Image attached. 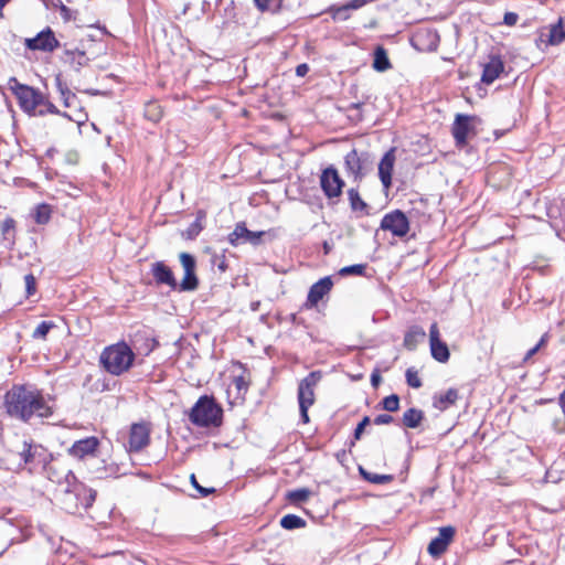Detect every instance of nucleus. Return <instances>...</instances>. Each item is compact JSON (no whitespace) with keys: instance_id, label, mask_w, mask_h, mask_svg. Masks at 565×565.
Returning a JSON list of instances; mask_svg holds the SVG:
<instances>
[{"instance_id":"a878e982","label":"nucleus","mask_w":565,"mask_h":565,"mask_svg":"<svg viewBox=\"0 0 565 565\" xmlns=\"http://www.w3.org/2000/svg\"><path fill=\"white\" fill-rule=\"evenodd\" d=\"M62 61L75 71H78L81 67L88 63L89 58L82 50L65 49L63 52Z\"/></svg>"},{"instance_id":"6e6d98bb","label":"nucleus","mask_w":565,"mask_h":565,"mask_svg":"<svg viewBox=\"0 0 565 565\" xmlns=\"http://www.w3.org/2000/svg\"><path fill=\"white\" fill-rule=\"evenodd\" d=\"M548 339H550L548 333H544V334L541 337L540 341H539V342H537V344L535 345V347H539V351L547 344Z\"/></svg>"},{"instance_id":"6ab92c4d","label":"nucleus","mask_w":565,"mask_h":565,"mask_svg":"<svg viewBox=\"0 0 565 565\" xmlns=\"http://www.w3.org/2000/svg\"><path fill=\"white\" fill-rule=\"evenodd\" d=\"M151 275L157 285H166L172 290L178 288V282L172 269L163 262H156L151 265Z\"/></svg>"},{"instance_id":"052dcab7","label":"nucleus","mask_w":565,"mask_h":565,"mask_svg":"<svg viewBox=\"0 0 565 565\" xmlns=\"http://www.w3.org/2000/svg\"><path fill=\"white\" fill-rule=\"evenodd\" d=\"M11 0H0V15L2 17V11L4 7L10 2Z\"/></svg>"},{"instance_id":"f8f14e48","label":"nucleus","mask_w":565,"mask_h":565,"mask_svg":"<svg viewBox=\"0 0 565 565\" xmlns=\"http://www.w3.org/2000/svg\"><path fill=\"white\" fill-rule=\"evenodd\" d=\"M179 259L184 269V277L177 289L180 291H193L199 286V279L195 274V259L192 255L184 252L179 255Z\"/></svg>"},{"instance_id":"9d476101","label":"nucleus","mask_w":565,"mask_h":565,"mask_svg":"<svg viewBox=\"0 0 565 565\" xmlns=\"http://www.w3.org/2000/svg\"><path fill=\"white\" fill-rule=\"evenodd\" d=\"M478 117L475 115L457 114L451 127V135L455 139L456 147L463 148L468 145L469 135H475V122Z\"/></svg>"},{"instance_id":"a18cd8bd","label":"nucleus","mask_w":565,"mask_h":565,"mask_svg":"<svg viewBox=\"0 0 565 565\" xmlns=\"http://www.w3.org/2000/svg\"><path fill=\"white\" fill-rule=\"evenodd\" d=\"M190 481H191V484L193 486V488L199 492L200 497H202V498H205V497L210 495L211 493L215 492L214 488H204V487H202L198 482L196 477H195L194 473H192L190 476Z\"/></svg>"},{"instance_id":"13d9d810","label":"nucleus","mask_w":565,"mask_h":565,"mask_svg":"<svg viewBox=\"0 0 565 565\" xmlns=\"http://www.w3.org/2000/svg\"><path fill=\"white\" fill-rule=\"evenodd\" d=\"M382 377L380 375V373L377 371L373 372L372 375H371V383L374 387H376L379 385V383L381 382Z\"/></svg>"},{"instance_id":"a211bd4d","label":"nucleus","mask_w":565,"mask_h":565,"mask_svg":"<svg viewBox=\"0 0 565 565\" xmlns=\"http://www.w3.org/2000/svg\"><path fill=\"white\" fill-rule=\"evenodd\" d=\"M130 342L139 354L146 356L149 355L158 347V341L146 328L137 330L130 337Z\"/></svg>"},{"instance_id":"79ce46f5","label":"nucleus","mask_w":565,"mask_h":565,"mask_svg":"<svg viewBox=\"0 0 565 565\" xmlns=\"http://www.w3.org/2000/svg\"><path fill=\"white\" fill-rule=\"evenodd\" d=\"M365 4V0H352L350 3H347L342 7H331L330 12L332 13V17L335 19L340 15L342 11L350 10V9H358Z\"/></svg>"},{"instance_id":"9b49d317","label":"nucleus","mask_w":565,"mask_h":565,"mask_svg":"<svg viewBox=\"0 0 565 565\" xmlns=\"http://www.w3.org/2000/svg\"><path fill=\"white\" fill-rule=\"evenodd\" d=\"M24 44L31 51L45 53H51L60 46V42L50 26L38 33L34 38L25 39Z\"/></svg>"},{"instance_id":"7ed1b4c3","label":"nucleus","mask_w":565,"mask_h":565,"mask_svg":"<svg viewBox=\"0 0 565 565\" xmlns=\"http://www.w3.org/2000/svg\"><path fill=\"white\" fill-rule=\"evenodd\" d=\"M223 417V408L213 395L200 396L188 413L190 423L199 428H218Z\"/></svg>"},{"instance_id":"ea45409f","label":"nucleus","mask_w":565,"mask_h":565,"mask_svg":"<svg viewBox=\"0 0 565 565\" xmlns=\"http://www.w3.org/2000/svg\"><path fill=\"white\" fill-rule=\"evenodd\" d=\"M365 270H366V264H355V265L342 267L339 270V275L343 276V277L349 276V275L363 276L365 274Z\"/></svg>"},{"instance_id":"ddd939ff","label":"nucleus","mask_w":565,"mask_h":565,"mask_svg":"<svg viewBox=\"0 0 565 565\" xmlns=\"http://www.w3.org/2000/svg\"><path fill=\"white\" fill-rule=\"evenodd\" d=\"M71 488H67L66 493L74 494L76 502L74 509L77 511L78 509L87 510L89 509L97 497L96 490L88 488L82 482L74 480L73 483L70 484Z\"/></svg>"},{"instance_id":"de8ad7c7","label":"nucleus","mask_w":565,"mask_h":565,"mask_svg":"<svg viewBox=\"0 0 565 565\" xmlns=\"http://www.w3.org/2000/svg\"><path fill=\"white\" fill-rule=\"evenodd\" d=\"M202 225H201V222L200 221H195L193 222L186 230L185 232V237L189 238V239H193L194 237H196L200 232L202 231Z\"/></svg>"},{"instance_id":"c03bdc74","label":"nucleus","mask_w":565,"mask_h":565,"mask_svg":"<svg viewBox=\"0 0 565 565\" xmlns=\"http://www.w3.org/2000/svg\"><path fill=\"white\" fill-rule=\"evenodd\" d=\"M17 222L8 216L1 222V233L4 237L14 236Z\"/></svg>"},{"instance_id":"a19ab883","label":"nucleus","mask_w":565,"mask_h":565,"mask_svg":"<svg viewBox=\"0 0 565 565\" xmlns=\"http://www.w3.org/2000/svg\"><path fill=\"white\" fill-rule=\"evenodd\" d=\"M310 497V490L307 488L296 489L290 492H288L287 498L291 502L298 503V502H305Z\"/></svg>"},{"instance_id":"603ef678","label":"nucleus","mask_w":565,"mask_h":565,"mask_svg":"<svg viewBox=\"0 0 565 565\" xmlns=\"http://www.w3.org/2000/svg\"><path fill=\"white\" fill-rule=\"evenodd\" d=\"M362 106H363V104H362V103H353V104H351V105L348 107V109H349V110H354V111H356V114H355V115H353L352 117H353L355 120H358V121L362 120V118H363V116H362V114H361V107H362Z\"/></svg>"},{"instance_id":"6e6552de","label":"nucleus","mask_w":565,"mask_h":565,"mask_svg":"<svg viewBox=\"0 0 565 565\" xmlns=\"http://www.w3.org/2000/svg\"><path fill=\"white\" fill-rule=\"evenodd\" d=\"M151 431L152 425L150 422L132 423L128 430L126 450L129 454H137L147 448L151 441Z\"/></svg>"},{"instance_id":"5fc2aeb1","label":"nucleus","mask_w":565,"mask_h":565,"mask_svg":"<svg viewBox=\"0 0 565 565\" xmlns=\"http://www.w3.org/2000/svg\"><path fill=\"white\" fill-rule=\"evenodd\" d=\"M308 72H309V66L306 63L299 64L296 67V75L297 76L303 77V76H306L308 74Z\"/></svg>"},{"instance_id":"0eeeda50","label":"nucleus","mask_w":565,"mask_h":565,"mask_svg":"<svg viewBox=\"0 0 565 565\" xmlns=\"http://www.w3.org/2000/svg\"><path fill=\"white\" fill-rule=\"evenodd\" d=\"M18 456L23 466L29 471H33L45 466L50 454L42 445L35 444L32 439H25L21 449L18 450Z\"/></svg>"},{"instance_id":"58836bf2","label":"nucleus","mask_w":565,"mask_h":565,"mask_svg":"<svg viewBox=\"0 0 565 565\" xmlns=\"http://www.w3.org/2000/svg\"><path fill=\"white\" fill-rule=\"evenodd\" d=\"M380 405L384 411L397 412L399 409V396L397 394H391L384 397Z\"/></svg>"},{"instance_id":"bf43d9fd","label":"nucleus","mask_w":565,"mask_h":565,"mask_svg":"<svg viewBox=\"0 0 565 565\" xmlns=\"http://www.w3.org/2000/svg\"><path fill=\"white\" fill-rule=\"evenodd\" d=\"M558 399H559V405H561L563 415H565V390L562 392Z\"/></svg>"},{"instance_id":"4d7b16f0","label":"nucleus","mask_w":565,"mask_h":565,"mask_svg":"<svg viewBox=\"0 0 565 565\" xmlns=\"http://www.w3.org/2000/svg\"><path fill=\"white\" fill-rule=\"evenodd\" d=\"M539 352V347H533L532 349H530L526 354L524 355L523 358V362L526 363L529 360L532 359V356Z\"/></svg>"},{"instance_id":"4468645a","label":"nucleus","mask_w":565,"mask_h":565,"mask_svg":"<svg viewBox=\"0 0 565 565\" xmlns=\"http://www.w3.org/2000/svg\"><path fill=\"white\" fill-rule=\"evenodd\" d=\"M456 529L451 525L439 529L438 535L428 544L427 552L434 558L440 557L454 541Z\"/></svg>"},{"instance_id":"4be33fe9","label":"nucleus","mask_w":565,"mask_h":565,"mask_svg":"<svg viewBox=\"0 0 565 565\" xmlns=\"http://www.w3.org/2000/svg\"><path fill=\"white\" fill-rule=\"evenodd\" d=\"M42 467L45 469L46 476L52 482L61 484L63 480H65L68 484H71L68 479L72 478L75 480V475L58 461H46L45 466Z\"/></svg>"},{"instance_id":"8fccbe9b","label":"nucleus","mask_w":565,"mask_h":565,"mask_svg":"<svg viewBox=\"0 0 565 565\" xmlns=\"http://www.w3.org/2000/svg\"><path fill=\"white\" fill-rule=\"evenodd\" d=\"M394 418L392 415L390 414H380L377 415L375 418H374V424L375 425H388L391 423H393Z\"/></svg>"},{"instance_id":"f704fd0d","label":"nucleus","mask_w":565,"mask_h":565,"mask_svg":"<svg viewBox=\"0 0 565 565\" xmlns=\"http://www.w3.org/2000/svg\"><path fill=\"white\" fill-rule=\"evenodd\" d=\"M360 473L364 480H366L373 484H385V483H390L394 480V477L392 475L373 473V472H369V471L364 470L363 468H360Z\"/></svg>"},{"instance_id":"473e14b6","label":"nucleus","mask_w":565,"mask_h":565,"mask_svg":"<svg viewBox=\"0 0 565 565\" xmlns=\"http://www.w3.org/2000/svg\"><path fill=\"white\" fill-rule=\"evenodd\" d=\"M52 213H53V210L50 204H47V203L38 204L34 207L33 220L39 225H45L50 222V220L52 217Z\"/></svg>"},{"instance_id":"aec40b11","label":"nucleus","mask_w":565,"mask_h":565,"mask_svg":"<svg viewBox=\"0 0 565 565\" xmlns=\"http://www.w3.org/2000/svg\"><path fill=\"white\" fill-rule=\"evenodd\" d=\"M396 161L395 148H391L379 163V177L385 190L392 186V175Z\"/></svg>"},{"instance_id":"2eb2a0df","label":"nucleus","mask_w":565,"mask_h":565,"mask_svg":"<svg viewBox=\"0 0 565 565\" xmlns=\"http://www.w3.org/2000/svg\"><path fill=\"white\" fill-rule=\"evenodd\" d=\"M429 347L430 354L439 363H446L449 361L450 352L446 342L440 338V331L438 323H431L429 328Z\"/></svg>"},{"instance_id":"c9c22d12","label":"nucleus","mask_w":565,"mask_h":565,"mask_svg":"<svg viewBox=\"0 0 565 565\" xmlns=\"http://www.w3.org/2000/svg\"><path fill=\"white\" fill-rule=\"evenodd\" d=\"M255 7L260 12H278L281 7L284 0H253Z\"/></svg>"},{"instance_id":"864d4df0","label":"nucleus","mask_w":565,"mask_h":565,"mask_svg":"<svg viewBox=\"0 0 565 565\" xmlns=\"http://www.w3.org/2000/svg\"><path fill=\"white\" fill-rule=\"evenodd\" d=\"M554 430L556 433H565V415L562 418H557L553 423Z\"/></svg>"},{"instance_id":"f03ea898","label":"nucleus","mask_w":565,"mask_h":565,"mask_svg":"<svg viewBox=\"0 0 565 565\" xmlns=\"http://www.w3.org/2000/svg\"><path fill=\"white\" fill-rule=\"evenodd\" d=\"M8 86L24 114L33 117L63 115L72 119V116L66 111L61 113L57 106L51 100L49 94H45L41 89L22 84L17 77H10Z\"/></svg>"},{"instance_id":"3c124183","label":"nucleus","mask_w":565,"mask_h":565,"mask_svg":"<svg viewBox=\"0 0 565 565\" xmlns=\"http://www.w3.org/2000/svg\"><path fill=\"white\" fill-rule=\"evenodd\" d=\"M519 15L514 12H507L503 17V23L508 26H514L518 23Z\"/></svg>"},{"instance_id":"680f3d73","label":"nucleus","mask_w":565,"mask_h":565,"mask_svg":"<svg viewBox=\"0 0 565 565\" xmlns=\"http://www.w3.org/2000/svg\"><path fill=\"white\" fill-rule=\"evenodd\" d=\"M218 268L224 271L226 269V264H225V260H223L220 265H218Z\"/></svg>"},{"instance_id":"72a5a7b5","label":"nucleus","mask_w":565,"mask_h":565,"mask_svg":"<svg viewBox=\"0 0 565 565\" xmlns=\"http://www.w3.org/2000/svg\"><path fill=\"white\" fill-rule=\"evenodd\" d=\"M58 89H60V94H61V98L63 100L64 107L67 109H72V108L76 109L77 104H78V98L75 95V93L70 90L66 86L62 85L61 83H58Z\"/></svg>"},{"instance_id":"f3484780","label":"nucleus","mask_w":565,"mask_h":565,"mask_svg":"<svg viewBox=\"0 0 565 565\" xmlns=\"http://www.w3.org/2000/svg\"><path fill=\"white\" fill-rule=\"evenodd\" d=\"M100 441L96 436H89L79 440H76L70 448L68 455L78 460H83L87 457H95Z\"/></svg>"},{"instance_id":"5701e85b","label":"nucleus","mask_w":565,"mask_h":565,"mask_svg":"<svg viewBox=\"0 0 565 565\" xmlns=\"http://www.w3.org/2000/svg\"><path fill=\"white\" fill-rule=\"evenodd\" d=\"M234 365L241 370V373L237 375H234L233 380H232V383L234 384V386L236 388V397L241 398V399H245V395L252 384L250 372L246 367V365L239 361L234 362Z\"/></svg>"},{"instance_id":"412c9836","label":"nucleus","mask_w":565,"mask_h":565,"mask_svg":"<svg viewBox=\"0 0 565 565\" xmlns=\"http://www.w3.org/2000/svg\"><path fill=\"white\" fill-rule=\"evenodd\" d=\"M504 71V62L499 55H491L489 61L483 65L481 82L483 84L490 85L495 79L500 77V75Z\"/></svg>"},{"instance_id":"49530a36","label":"nucleus","mask_w":565,"mask_h":565,"mask_svg":"<svg viewBox=\"0 0 565 565\" xmlns=\"http://www.w3.org/2000/svg\"><path fill=\"white\" fill-rule=\"evenodd\" d=\"M25 282V295L26 297H31L36 292V279L33 274H28L24 277Z\"/></svg>"},{"instance_id":"423d86ee","label":"nucleus","mask_w":565,"mask_h":565,"mask_svg":"<svg viewBox=\"0 0 565 565\" xmlns=\"http://www.w3.org/2000/svg\"><path fill=\"white\" fill-rule=\"evenodd\" d=\"M319 182L329 203H338L345 185V182L339 174V171L333 166L327 167L321 171Z\"/></svg>"},{"instance_id":"c85d7f7f","label":"nucleus","mask_w":565,"mask_h":565,"mask_svg":"<svg viewBox=\"0 0 565 565\" xmlns=\"http://www.w3.org/2000/svg\"><path fill=\"white\" fill-rule=\"evenodd\" d=\"M372 67L380 73L392 68V63L390 61L387 50L383 45H377L374 49Z\"/></svg>"},{"instance_id":"dca6fc26","label":"nucleus","mask_w":565,"mask_h":565,"mask_svg":"<svg viewBox=\"0 0 565 565\" xmlns=\"http://www.w3.org/2000/svg\"><path fill=\"white\" fill-rule=\"evenodd\" d=\"M332 287H333V281H332L331 277L326 276V277L319 279L317 282H315L310 287L308 295H307V299L303 303V308L308 309V310L316 308L318 306L319 301H321L324 296L330 294V291L332 290Z\"/></svg>"},{"instance_id":"b1692460","label":"nucleus","mask_w":565,"mask_h":565,"mask_svg":"<svg viewBox=\"0 0 565 565\" xmlns=\"http://www.w3.org/2000/svg\"><path fill=\"white\" fill-rule=\"evenodd\" d=\"M263 232H252L249 231L244 222L237 223L235 225L234 231L228 235V242L233 246H237L241 241H248L252 243H257L263 236Z\"/></svg>"},{"instance_id":"7c9ffc66","label":"nucleus","mask_w":565,"mask_h":565,"mask_svg":"<svg viewBox=\"0 0 565 565\" xmlns=\"http://www.w3.org/2000/svg\"><path fill=\"white\" fill-rule=\"evenodd\" d=\"M164 115V109L158 100H149L145 104L143 116L147 120L158 124Z\"/></svg>"},{"instance_id":"39448f33","label":"nucleus","mask_w":565,"mask_h":565,"mask_svg":"<svg viewBox=\"0 0 565 565\" xmlns=\"http://www.w3.org/2000/svg\"><path fill=\"white\" fill-rule=\"evenodd\" d=\"M323 373L320 370L310 372L298 384L297 398L300 417L303 424L309 423V408L316 403V387L322 380Z\"/></svg>"},{"instance_id":"393cba45","label":"nucleus","mask_w":565,"mask_h":565,"mask_svg":"<svg viewBox=\"0 0 565 565\" xmlns=\"http://www.w3.org/2000/svg\"><path fill=\"white\" fill-rule=\"evenodd\" d=\"M344 167L347 173L354 180L360 181L364 177L363 160L356 149H352L344 157Z\"/></svg>"},{"instance_id":"20e7f679","label":"nucleus","mask_w":565,"mask_h":565,"mask_svg":"<svg viewBox=\"0 0 565 565\" xmlns=\"http://www.w3.org/2000/svg\"><path fill=\"white\" fill-rule=\"evenodd\" d=\"M135 358L131 347L125 341H119L102 351L100 364L109 374L119 376L131 369Z\"/></svg>"},{"instance_id":"e433bc0d","label":"nucleus","mask_w":565,"mask_h":565,"mask_svg":"<svg viewBox=\"0 0 565 565\" xmlns=\"http://www.w3.org/2000/svg\"><path fill=\"white\" fill-rule=\"evenodd\" d=\"M281 527L286 530H295L306 526V521L296 514H286L280 519Z\"/></svg>"},{"instance_id":"4c0bfd02","label":"nucleus","mask_w":565,"mask_h":565,"mask_svg":"<svg viewBox=\"0 0 565 565\" xmlns=\"http://www.w3.org/2000/svg\"><path fill=\"white\" fill-rule=\"evenodd\" d=\"M56 328L53 321H42L32 332V339L34 340H46L49 332Z\"/></svg>"},{"instance_id":"bb28decb","label":"nucleus","mask_w":565,"mask_h":565,"mask_svg":"<svg viewBox=\"0 0 565 565\" xmlns=\"http://www.w3.org/2000/svg\"><path fill=\"white\" fill-rule=\"evenodd\" d=\"M459 398L458 390L448 388L445 393L436 394L433 397V406L434 408L445 412L449 407L454 406Z\"/></svg>"},{"instance_id":"e2e57ef3","label":"nucleus","mask_w":565,"mask_h":565,"mask_svg":"<svg viewBox=\"0 0 565 565\" xmlns=\"http://www.w3.org/2000/svg\"><path fill=\"white\" fill-rule=\"evenodd\" d=\"M422 35H423V33H422V32H418V33L416 34V39H419Z\"/></svg>"},{"instance_id":"c756f323","label":"nucleus","mask_w":565,"mask_h":565,"mask_svg":"<svg viewBox=\"0 0 565 565\" xmlns=\"http://www.w3.org/2000/svg\"><path fill=\"white\" fill-rule=\"evenodd\" d=\"M347 195H348L350 207L353 212H361L365 215L369 214V205L361 198L360 192L356 188H350L347 191Z\"/></svg>"},{"instance_id":"2f4dec72","label":"nucleus","mask_w":565,"mask_h":565,"mask_svg":"<svg viewBox=\"0 0 565 565\" xmlns=\"http://www.w3.org/2000/svg\"><path fill=\"white\" fill-rule=\"evenodd\" d=\"M424 420V412L415 407L408 408L403 414V425L407 428H417Z\"/></svg>"},{"instance_id":"37998d69","label":"nucleus","mask_w":565,"mask_h":565,"mask_svg":"<svg viewBox=\"0 0 565 565\" xmlns=\"http://www.w3.org/2000/svg\"><path fill=\"white\" fill-rule=\"evenodd\" d=\"M405 376H406V382L407 384L413 387V388H419L422 387L423 383H422V380L418 375V371L415 370L414 367H409L406 370V373H405Z\"/></svg>"},{"instance_id":"f257e3e1","label":"nucleus","mask_w":565,"mask_h":565,"mask_svg":"<svg viewBox=\"0 0 565 565\" xmlns=\"http://www.w3.org/2000/svg\"><path fill=\"white\" fill-rule=\"evenodd\" d=\"M6 414L22 423L44 419L53 415V406L42 390L31 384H13L3 396Z\"/></svg>"},{"instance_id":"1a4fd4ad","label":"nucleus","mask_w":565,"mask_h":565,"mask_svg":"<svg viewBox=\"0 0 565 565\" xmlns=\"http://www.w3.org/2000/svg\"><path fill=\"white\" fill-rule=\"evenodd\" d=\"M380 228L390 232L395 237L403 238L408 234L411 224L403 211L393 210L382 217Z\"/></svg>"},{"instance_id":"cd10ccee","label":"nucleus","mask_w":565,"mask_h":565,"mask_svg":"<svg viewBox=\"0 0 565 565\" xmlns=\"http://www.w3.org/2000/svg\"><path fill=\"white\" fill-rule=\"evenodd\" d=\"M426 338L425 330L419 326H412L404 334L403 347L408 351L416 350L417 345Z\"/></svg>"},{"instance_id":"09e8293b","label":"nucleus","mask_w":565,"mask_h":565,"mask_svg":"<svg viewBox=\"0 0 565 565\" xmlns=\"http://www.w3.org/2000/svg\"><path fill=\"white\" fill-rule=\"evenodd\" d=\"M370 424V417L364 416L362 420L358 424L354 430V439L359 440L365 429V427Z\"/></svg>"}]
</instances>
